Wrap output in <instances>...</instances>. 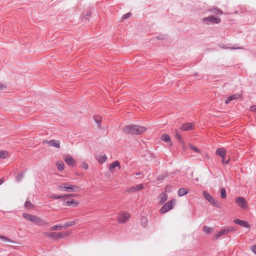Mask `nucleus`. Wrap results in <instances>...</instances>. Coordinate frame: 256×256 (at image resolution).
I'll use <instances>...</instances> for the list:
<instances>
[{"mask_svg": "<svg viewBox=\"0 0 256 256\" xmlns=\"http://www.w3.org/2000/svg\"><path fill=\"white\" fill-rule=\"evenodd\" d=\"M58 188L60 191L66 192H78L81 190L80 186L68 182L60 184Z\"/></svg>", "mask_w": 256, "mask_h": 256, "instance_id": "f257e3e1", "label": "nucleus"}, {"mask_svg": "<svg viewBox=\"0 0 256 256\" xmlns=\"http://www.w3.org/2000/svg\"><path fill=\"white\" fill-rule=\"evenodd\" d=\"M146 128L144 126L137 125H129L125 126L124 132L132 134H140L145 132Z\"/></svg>", "mask_w": 256, "mask_h": 256, "instance_id": "f03ea898", "label": "nucleus"}, {"mask_svg": "<svg viewBox=\"0 0 256 256\" xmlns=\"http://www.w3.org/2000/svg\"><path fill=\"white\" fill-rule=\"evenodd\" d=\"M23 216L38 226H44L46 224V222L44 220L36 216L24 213Z\"/></svg>", "mask_w": 256, "mask_h": 256, "instance_id": "7ed1b4c3", "label": "nucleus"}, {"mask_svg": "<svg viewBox=\"0 0 256 256\" xmlns=\"http://www.w3.org/2000/svg\"><path fill=\"white\" fill-rule=\"evenodd\" d=\"M176 203L175 200H172L168 202L160 209V212L161 214H164L173 208Z\"/></svg>", "mask_w": 256, "mask_h": 256, "instance_id": "20e7f679", "label": "nucleus"}, {"mask_svg": "<svg viewBox=\"0 0 256 256\" xmlns=\"http://www.w3.org/2000/svg\"><path fill=\"white\" fill-rule=\"evenodd\" d=\"M130 217V215L128 212H122L119 214L117 220L119 223L122 224L127 222Z\"/></svg>", "mask_w": 256, "mask_h": 256, "instance_id": "39448f33", "label": "nucleus"}, {"mask_svg": "<svg viewBox=\"0 0 256 256\" xmlns=\"http://www.w3.org/2000/svg\"><path fill=\"white\" fill-rule=\"evenodd\" d=\"M203 22L207 24H219L221 20L218 17H215L214 16H209L207 18H204L202 20Z\"/></svg>", "mask_w": 256, "mask_h": 256, "instance_id": "423d86ee", "label": "nucleus"}, {"mask_svg": "<svg viewBox=\"0 0 256 256\" xmlns=\"http://www.w3.org/2000/svg\"><path fill=\"white\" fill-rule=\"evenodd\" d=\"M204 197L214 206H218L219 203L206 191L202 192Z\"/></svg>", "mask_w": 256, "mask_h": 256, "instance_id": "0eeeda50", "label": "nucleus"}, {"mask_svg": "<svg viewBox=\"0 0 256 256\" xmlns=\"http://www.w3.org/2000/svg\"><path fill=\"white\" fill-rule=\"evenodd\" d=\"M46 236L55 240H58L64 238V234L62 232H46Z\"/></svg>", "mask_w": 256, "mask_h": 256, "instance_id": "6e6552de", "label": "nucleus"}, {"mask_svg": "<svg viewBox=\"0 0 256 256\" xmlns=\"http://www.w3.org/2000/svg\"><path fill=\"white\" fill-rule=\"evenodd\" d=\"M235 202L242 208H245L247 206L246 200L242 197H239L236 199Z\"/></svg>", "mask_w": 256, "mask_h": 256, "instance_id": "1a4fd4ad", "label": "nucleus"}, {"mask_svg": "<svg viewBox=\"0 0 256 256\" xmlns=\"http://www.w3.org/2000/svg\"><path fill=\"white\" fill-rule=\"evenodd\" d=\"M50 146H54L56 148H60V141L58 140H52L44 142Z\"/></svg>", "mask_w": 256, "mask_h": 256, "instance_id": "9d476101", "label": "nucleus"}, {"mask_svg": "<svg viewBox=\"0 0 256 256\" xmlns=\"http://www.w3.org/2000/svg\"><path fill=\"white\" fill-rule=\"evenodd\" d=\"M67 164L70 166H73L76 164V160L70 155H65L64 158Z\"/></svg>", "mask_w": 256, "mask_h": 256, "instance_id": "9b49d317", "label": "nucleus"}, {"mask_svg": "<svg viewBox=\"0 0 256 256\" xmlns=\"http://www.w3.org/2000/svg\"><path fill=\"white\" fill-rule=\"evenodd\" d=\"M78 202L74 200V199H72L70 200H67V201H66V200H64L63 202V203H62V204L64 206H76L78 205Z\"/></svg>", "mask_w": 256, "mask_h": 256, "instance_id": "f8f14e48", "label": "nucleus"}, {"mask_svg": "<svg viewBox=\"0 0 256 256\" xmlns=\"http://www.w3.org/2000/svg\"><path fill=\"white\" fill-rule=\"evenodd\" d=\"M240 96H241V94H234L226 98V99L225 100V103L226 104H228L232 100L238 99L240 98Z\"/></svg>", "mask_w": 256, "mask_h": 256, "instance_id": "ddd939ff", "label": "nucleus"}, {"mask_svg": "<svg viewBox=\"0 0 256 256\" xmlns=\"http://www.w3.org/2000/svg\"><path fill=\"white\" fill-rule=\"evenodd\" d=\"M143 188H144L143 184H142L134 186L128 190V192H137L139 190L142 189Z\"/></svg>", "mask_w": 256, "mask_h": 256, "instance_id": "4468645a", "label": "nucleus"}, {"mask_svg": "<svg viewBox=\"0 0 256 256\" xmlns=\"http://www.w3.org/2000/svg\"><path fill=\"white\" fill-rule=\"evenodd\" d=\"M116 167H118L119 168H120V162L118 160L114 162L108 166V168L110 172H114Z\"/></svg>", "mask_w": 256, "mask_h": 256, "instance_id": "2eb2a0df", "label": "nucleus"}, {"mask_svg": "<svg viewBox=\"0 0 256 256\" xmlns=\"http://www.w3.org/2000/svg\"><path fill=\"white\" fill-rule=\"evenodd\" d=\"M194 125L192 123H186L182 125L181 129L183 130L188 131L193 128Z\"/></svg>", "mask_w": 256, "mask_h": 256, "instance_id": "dca6fc26", "label": "nucleus"}, {"mask_svg": "<svg viewBox=\"0 0 256 256\" xmlns=\"http://www.w3.org/2000/svg\"><path fill=\"white\" fill-rule=\"evenodd\" d=\"M228 232V230L222 229L220 230L219 232H218L214 234V238L216 239L222 236L227 234Z\"/></svg>", "mask_w": 256, "mask_h": 256, "instance_id": "f3484780", "label": "nucleus"}, {"mask_svg": "<svg viewBox=\"0 0 256 256\" xmlns=\"http://www.w3.org/2000/svg\"><path fill=\"white\" fill-rule=\"evenodd\" d=\"M234 222L240 226H244V228H248L249 226L248 222L246 221H244L242 220H240L239 219H236L234 220Z\"/></svg>", "mask_w": 256, "mask_h": 256, "instance_id": "a211bd4d", "label": "nucleus"}, {"mask_svg": "<svg viewBox=\"0 0 256 256\" xmlns=\"http://www.w3.org/2000/svg\"><path fill=\"white\" fill-rule=\"evenodd\" d=\"M161 140L164 142H168L169 146L172 145V143L170 141V138L168 135L162 134L161 136Z\"/></svg>", "mask_w": 256, "mask_h": 256, "instance_id": "6ab92c4d", "label": "nucleus"}, {"mask_svg": "<svg viewBox=\"0 0 256 256\" xmlns=\"http://www.w3.org/2000/svg\"><path fill=\"white\" fill-rule=\"evenodd\" d=\"M96 159L99 163L102 164L106 161L107 158L105 154H102L97 156Z\"/></svg>", "mask_w": 256, "mask_h": 256, "instance_id": "aec40b11", "label": "nucleus"}, {"mask_svg": "<svg viewBox=\"0 0 256 256\" xmlns=\"http://www.w3.org/2000/svg\"><path fill=\"white\" fill-rule=\"evenodd\" d=\"M168 198V196L166 193H162L159 196L160 202V204H162Z\"/></svg>", "mask_w": 256, "mask_h": 256, "instance_id": "412c9836", "label": "nucleus"}, {"mask_svg": "<svg viewBox=\"0 0 256 256\" xmlns=\"http://www.w3.org/2000/svg\"><path fill=\"white\" fill-rule=\"evenodd\" d=\"M78 220L76 219L74 220L70 221V222H67L65 223V224L63 226V227L64 228H68L69 226H72L75 225L78 222Z\"/></svg>", "mask_w": 256, "mask_h": 256, "instance_id": "4be33fe9", "label": "nucleus"}, {"mask_svg": "<svg viewBox=\"0 0 256 256\" xmlns=\"http://www.w3.org/2000/svg\"><path fill=\"white\" fill-rule=\"evenodd\" d=\"M216 154L220 156H223L226 154V150L224 148H219L217 149Z\"/></svg>", "mask_w": 256, "mask_h": 256, "instance_id": "5701e85b", "label": "nucleus"}, {"mask_svg": "<svg viewBox=\"0 0 256 256\" xmlns=\"http://www.w3.org/2000/svg\"><path fill=\"white\" fill-rule=\"evenodd\" d=\"M188 193V191L186 188H180L178 192V194L179 196H182Z\"/></svg>", "mask_w": 256, "mask_h": 256, "instance_id": "b1692460", "label": "nucleus"}, {"mask_svg": "<svg viewBox=\"0 0 256 256\" xmlns=\"http://www.w3.org/2000/svg\"><path fill=\"white\" fill-rule=\"evenodd\" d=\"M202 230L205 233L210 234L213 232L214 228L205 226H203Z\"/></svg>", "mask_w": 256, "mask_h": 256, "instance_id": "393cba45", "label": "nucleus"}, {"mask_svg": "<svg viewBox=\"0 0 256 256\" xmlns=\"http://www.w3.org/2000/svg\"><path fill=\"white\" fill-rule=\"evenodd\" d=\"M0 239L5 242H9V243H12V244L16 243L14 242L9 239L7 237L2 236H0Z\"/></svg>", "mask_w": 256, "mask_h": 256, "instance_id": "a878e982", "label": "nucleus"}, {"mask_svg": "<svg viewBox=\"0 0 256 256\" xmlns=\"http://www.w3.org/2000/svg\"><path fill=\"white\" fill-rule=\"evenodd\" d=\"M68 195L64 194V195H57V194H54L50 196V198L54 199V200H58L60 198H62L64 197H66L68 196Z\"/></svg>", "mask_w": 256, "mask_h": 256, "instance_id": "bb28decb", "label": "nucleus"}, {"mask_svg": "<svg viewBox=\"0 0 256 256\" xmlns=\"http://www.w3.org/2000/svg\"><path fill=\"white\" fill-rule=\"evenodd\" d=\"M56 166L60 170H62L64 168V164L62 162H57Z\"/></svg>", "mask_w": 256, "mask_h": 256, "instance_id": "cd10ccee", "label": "nucleus"}, {"mask_svg": "<svg viewBox=\"0 0 256 256\" xmlns=\"http://www.w3.org/2000/svg\"><path fill=\"white\" fill-rule=\"evenodd\" d=\"M62 227H63V226H62L61 224L54 225V226H52L50 228V230H62Z\"/></svg>", "mask_w": 256, "mask_h": 256, "instance_id": "c85d7f7f", "label": "nucleus"}, {"mask_svg": "<svg viewBox=\"0 0 256 256\" xmlns=\"http://www.w3.org/2000/svg\"><path fill=\"white\" fill-rule=\"evenodd\" d=\"M8 156V153L6 151L0 152V158H5Z\"/></svg>", "mask_w": 256, "mask_h": 256, "instance_id": "c756f323", "label": "nucleus"}, {"mask_svg": "<svg viewBox=\"0 0 256 256\" xmlns=\"http://www.w3.org/2000/svg\"><path fill=\"white\" fill-rule=\"evenodd\" d=\"M212 11L214 13L216 14H223V12L222 10H220L219 8H214Z\"/></svg>", "mask_w": 256, "mask_h": 256, "instance_id": "7c9ffc66", "label": "nucleus"}, {"mask_svg": "<svg viewBox=\"0 0 256 256\" xmlns=\"http://www.w3.org/2000/svg\"><path fill=\"white\" fill-rule=\"evenodd\" d=\"M94 119L96 122L98 124H99L101 122H102V118L101 116H94Z\"/></svg>", "mask_w": 256, "mask_h": 256, "instance_id": "2f4dec72", "label": "nucleus"}, {"mask_svg": "<svg viewBox=\"0 0 256 256\" xmlns=\"http://www.w3.org/2000/svg\"><path fill=\"white\" fill-rule=\"evenodd\" d=\"M220 195L221 197L223 198H225L226 196V190L224 188L220 189Z\"/></svg>", "mask_w": 256, "mask_h": 256, "instance_id": "473e14b6", "label": "nucleus"}, {"mask_svg": "<svg viewBox=\"0 0 256 256\" xmlns=\"http://www.w3.org/2000/svg\"><path fill=\"white\" fill-rule=\"evenodd\" d=\"M190 148L191 150L196 152H200V150L193 145L190 144Z\"/></svg>", "mask_w": 256, "mask_h": 256, "instance_id": "72a5a7b5", "label": "nucleus"}, {"mask_svg": "<svg viewBox=\"0 0 256 256\" xmlns=\"http://www.w3.org/2000/svg\"><path fill=\"white\" fill-rule=\"evenodd\" d=\"M222 160V163L227 164L228 162L229 159H226V155H224L223 156H220Z\"/></svg>", "mask_w": 256, "mask_h": 256, "instance_id": "f704fd0d", "label": "nucleus"}, {"mask_svg": "<svg viewBox=\"0 0 256 256\" xmlns=\"http://www.w3.org/2000/svg\"><path fill=\"white\" fill-rule=\"evenodd\" d=\"M141 223L144 226H146L147 224V219L146 218H142Z\"/></svg>", "mask_w": 256, "mask_h": 256, "instance_id": "c9c22d12", "label": "nucleus"}, {"mask_svg": "<svg viewBox=\"0 0 256 256\" xmlns=\"http://www.w3.org/2000/svg\"><path fill=\"white\" fill-rule=\"evenodd\" d=\"M25 206L28 208H30L32 206V203L30 201H26L25 202Z\"/></svg>", "mask_w": 256, "mask_h": 256, "instance_id": "e433bc0d", "label": "nucleus"}, {"mask_svg": "<svg viewBox=\"0 0 256 256\" xmlns=\"http://www.w3.org/2000/svg\"><path fill=\"white\" fill-rule=\"evenodd\" d=\"M24 174H20L18 175L17 176L16 178V180L17 181H20L23 178Z\"/></svg>", "mask_w": 256, "mask_h": 256, "instance_id": "4c0bfd02", "label": "nucleus"}, {"mask_svg": "<svg viewBox=\"0 0 256 256\" xmlns=\"http://www.w3.org/2000/svg\"><path fill=\"white\" fill-rule=\"evenodd\" d=\"M251 250L256 254V244L250 246Z\"/></svg>", "mask_w": 256, "mask_h": 256, "instance_id": "58836bf2", "label": "nucleus"}, {"mask_svg": "<svg viewBox=\"0 0 256 256\" xmlns=\"http://www.w3.org/2000/svg\"><path fill=\"white\" fill-rule=\"evenodd\" d=\"M82 167L84 168L85 170H86L88 168V164L85 162H84L82 164V165H81Z\"/></svg>", "mask_w": 256, "mask_h": 256, "instance_id": "ea45409f", "label": "nucleus"}, {"mask_svg": "<svg viewBox=\"0 0 256 256\" xmlns=\"http://www.w3.org/2000/svg\"><path fill=\"white\" fill-rule=\"evenodd\" d=\"M7 86L6 84L0 82V90H2L6 88Z\"/></svg>", "mask_w": 256, "mask_h": 256, "instance_id": "a19ab883", "label": "nucleus"}, {"mask_svg": "<svg viewBox=\"0 0 256 256\" xmlns=\"http://www.w3.org/2000/svg\"><path fill=\"white\" fill-rule=\"evenodd\" d=\"M175 137L176 138L178 139V140H181V136L180 135L178 134V133H176L175 135Z\"/></svg>", "mask_w": 256, "mask_h": 256, "instance_id": "79ce46f5", "label": "nucleus"}, {"mask_svg": "<svg viewBox=\"0 0 256 256\" xmlns=\"http://www.w3.org/2000/svg\"><path fill=\"white\" fill-rule=\"evenodd\" d=\"M130 14H131L130 13H128L126 14H125L123 16V18H128L130 16Z\"/></svg>", "mask_w": 256, "mask_h": 256, "instance_id": "37998d69", "label": "nucleus"}, {"mask_svg": "<svg viewBox=\"0 0 256 256\" xmlns=\"http://www.w3.org/2000/svg\"><path fill=\"white\" fill-rule=\"evenodd\" d=\"M250 110L252 111L256 112V106H254L250 108Z\"/></svg>", "mask_w": 256, "mask_h": 256, "instance_id": "c03bdc74", "label": "nucleus"}, {"mask_svg": "<svg viewBox=\"0 0 256 256\" xmlns=\"http://www.w3.org/2000/svg\"><path fill=\"white\" fill-rule=\"evenodd\" d=\"M230 48V49H241L242 48H240V47H238V48Z\"/></svg>", "mask_w": 256, "mask_h": 256, "instance_id": "a18cd8bd", "label": "nucleus"}, {"mask_svg": "<svg viewBox=\"0 0 256 256\" xmlns=\"http://www.w3.org/2000/svg\"><path fill=\"white\" fill-rule=\"evenodd\" d=\"M4 182V180L3 179H0V185H1Z\"/></svg>", "mask_w": 256, "mask_h": 256, "instance_id": "49530a36", "label": "nucleus"}, {"mask_svg": "<svg viewBox=\"0 0 256 256\" xmlns=\"http://www.w3.org/2000/svg\"><path fill=\"white\" fill-rule=\"evenodd\" d=\"M140 174V172H137V173L136 174V176H139Z\"/></svg>", "mask_w": 256, "mask_h": 256, "instance_id": "de8ad7c7", "label": "nucleus"}, {"mask_svg": "<svg viewBox=\"0 0 256 256\" xmlns=\"http://www.w3.org/2000/svg\"><path fill=\"white\" fill-rule=\"evenodd\" d=\"M68 234H68V232H66V233L65 234V236H68Z\"/></svg>", "mask_w": 256, "mask_h": 256, "instance_id": "09e8293b", "label": "nucleus"}]
</instances>
